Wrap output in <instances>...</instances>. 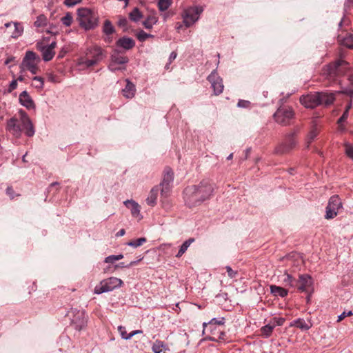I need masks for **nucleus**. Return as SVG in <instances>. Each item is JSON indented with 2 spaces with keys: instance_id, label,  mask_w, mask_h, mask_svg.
Wrapping results in <instances>:
<instances>
[{
  "instance_id": "nucleus-12",
  "label": "nucleus",
  "mask_w": 353,
  "mask_h": 353,
  "mask_svg": "<svg viewBox=\"0 0 353 353\" xmlns=\"http://www.w3.org/2000/svg\"><path fill=\"white\" fill-rule=\"evenodd\" d=\"M74 316L72 319V324L75 330H81L87 325V319L83 311H72Z\"/></svg>"
},
{
  "instance_id": "nucleus-62",
  "label": "nucleus",
  "mask_w": 353,
  "mask_h": 353,
  "mask_svg": "<svg viewBox=\"0 0 353 353\" xmlns=\"http://www.w3.org/2000/svg\"><path fill=\"white\" fill-rule=\"evenodd\" d=\"M142 332H143V331H142V330H134V331L131 332L129 334L128 337H131V338H132V336H134V335L138 334H141Z\"/></svg>"
},
{
  "instance_id": "nucleus-23",
  "label": "nucleus",
  "mask_w": 353,
  "mask_h": 353,
  "mask_svg": "<svg viewBox=\"0 0 353 353\" xmlns=\"http://www.w3.org/2000/svg\"><path fill=\"white\" fill-rule=\"evenodd\" d=\"M127 57L121 56L117 50H114L111 54V63L115 64H125L128 62Z\"/></svg>"
},
{
  "instance_id": "nucleus-59",
  "label": "nucleus",
  "mask_w": 353,
  "mask_h": 353,
  "mask_svg": "<svg viewBox=\"0 0 353 353\" xmlns=\"http://www.w3.org/2000/svg\"><path fill=\"white\" fill-rule=\"evenodd\" d=\"M108 68L112 71V72H115L117 70H121V68L119 67H117V64L115 63H110V64L108 66Z\"/></svg>"
},
{
  "instance_id": "nucleus-51",
  "label": "nucleus",
  "mask_w": 353,
  "mask_h": 353,
  "mask_svg": "<svg viewBox=\"0 0 353 353\" xmlns=\"http://www.w3.org/2000/svg\"><path fill=\"white\" fill-rule=\"evenodd\" d=\"M82 0H65L64 4L68 7L74 6L81 2Z\"/></svg>"
},
{
  "instance_id": "nucleus-37",
  "label": "nucleus",
  "mask_w": 353,
  "mask_h": 353,
  "mask_svg": "<svg viewBox=\"0 0 353 353\" xmlns=\"http://www.w3.org/2000/svg\"><path fill=\"white\" fill-rule=\"evenodd\" d=\"M147 241L146 238L141 237L135 240L130 241L127 243V245L132 248H137L143 245Z\"/></svg>"
},
{
  "instance_id": "nucleus-16",
  "label": "nucleus",
  "mask_w": 353,
  "mask_h": 353,
  "mask_svg": "<svg viewBox=\"0 0 353 353\" xmlns=\"http://www.w3.org/2000/svg\"><path fill=\"white\" fill-rule=\"evenodd\" d=\"M345 76L347 77L349 84L343 89L341 92L350 97H353V68L350 66Z\"/></svg>"
},
{
  "instance_id": "nucleus-6",
  "label": "nucleus",
  "mask_w": 353,
  "mask_h": 353,
  "mask_svg": "<svg viewBox=\"0 0 353 353\" xmlns=\"http://www.w3.org/2000/svg\"><path fill=\"white\" fill-rule=\"evenodd\" d=\"M123 284L121 279L117 277H110L103 279L95 286L94 289V294H101L102 293L108 292L114 290L116 288H120Z\"/></svg>"
},
{
  "instance_id": "nucleus-32",
  "label": "nucleus",
  "mask_w": 353,
  "mask_h": 353,
  "mask_svg": "<svg viewBox=\"0 0 353 353\" xmlns=\"http://www.w3.org/2000/svg\"><path fill=\"white\" fill-rule=\"evenodd\" d=\"M274 325H272L271 323L270 322L268 324L263 326L260 331L262 336H263L265 338L269 337L274 330Z\"/></svg>"
},
{
  "instance_id": "nucleus-29",
  "label": "nucleus",
  "mask_w": 353,
  "mask_h": 353,
  "mask_svg": "<svg viewBox=\"0 0 353 353\" xmlns=\"http://www.w3.org/2000/svg\"><path fill=\"white\" fill-rule=\"evenodd\" d=\"M270 292L274 296H279L282 298L288 295V290L276 285H270Z\"/></svg>"
},
{
  "instance_id": "nucleus-18",
  "label": "nucleus",
  "mask_w": 353,
  "mask_h": 353,
  "mask_svg": "<svg viewBox=\"0 0 353 353\" xmlns=\"http://www.w3.org/2000/svg\"><path fill=\"white\" fill-rule=\"evenodd\" d=\"M37 49L42 52L43 59L45 61H49L52 59L55 54L54 50H51L46 46H43L41 43H38L37 44Z\"/></svg>"
},
{
  "instance_id": "nucleus-56",
  "label": "nucleus",
  "mask_w": 353,
  "mask_h": 353,
  "mask_svg": "<svg viewBox=\"0 0 353 353\" xmlns=\"http://www.w3.org/2000/svg\"><path fill=\"white\" fill-rule=\"evenodd\" d=\"M116 261H117V259H116L115 255H110V256H107L105 259L104 262L107 263H113Z\"/></svg>"
},
{
  "instance_id": "nucleus-61",
  "label": "nucleus",
  "mask_w": 353,
  "mask_h": 353,
  "mask_svg": "<svg viewBox=\"0 0 353 353\" xmlns=\"http://www.w3.org/2000/svg\"><path fill=\"white\" fill-rule=\"evenodd\" d=\"M351 99H350V101H348L347 104L346 105V107H345V111H347V112H349V110L352 108V97H350Z\"/></svg>"
},
{
  "instance_id": "nucleus-42",
  "label": "nucleus",
  "mask_w": 353,
  "mask_h": 353,
  "mask_svg": "<svg viewBox=\"0 0 353 353\" xmlns=\"http://www.w3.org/2000/svg\"><path fill=\"white\" fill-rule=\"evenodd\" d=\"M61 21L65 26H70L72 22V16L71 13L68 12L64 17L61 18Z\"/></svg>"
},
{
  "instance_id": "nucleus-53",
  "label": "nucleus",
  "mask_w": 353,
  "mask_h": 353,
  "mask_svg": "<svg viewBox=\"0 0 353 353\" xmlns=\"http://www.w3.org/2000/svg\"><path fill=\"white\" fill-rule=\"evenodd\" d=\"M250 105V102L249 101L242 99L239 100L237 103L238 107L244 108H248Z\"/></svg>"
},
{
  "instance_id": "nucleus-40",
  "label": "nucleus",
  "mask_w": 353,
  "mask_h": 353,
  "mask_svg": "<svg viewBox=\"0 0 353 353\" xmlns=\"http://www.w3.org/2000/svg\"><path fill=\"white\" fill-rule=\"evenodd\" d=\"M171 0H159L158 1V7L160 11H165L168 10V8L171 5Z\"/></svg>"
},
{
  "instance_id": "nucleus-11",
  "label": "nucleus",
  "mask_w": 353,
  "mask_h": 353,
  "mask_svg": "<svg viewBox=\"0 0 353 353\" xmlns=\"http://www.w3.org/2000/svg\"><path fill=\"white\" fill-rule=\"evenodd\" d=\"M208 80L210 82L215 95H219L223 90V84L222 79L218 75L216 70H213L208 77Z\"/></svg>"
},
{
  "instance_id": "nucleus-2",
  "label": "nucleus",
  "mask_w": 353,
  "mask_h": 353,
  "mask_svg": "<svg viewBox=\"0 0 353 353\" xmlns=\"http://www.w3.org/2000/svg\"><path fill=\"white\" fill-rule=\"evenodd\" d=\"M349 67L348 62L338 59L324 65L321 70V75L331 83H339L340 77L345 76Z\"/></svg>"
},
{
  "instance_id": "nucleus-60",
  "label": "nucleus",
  "mask_w": 353,
  "mask_h": 353,
  "mask_svg": "<svg viewBox=\"0 0 353 353\" xmlns=\"http://www.w3.org/2000/svg\"><path fill=\"white\" fill-rule=\"evenodd\" d=\"M6 193L8 195H9L10 196L11 199L14 198V192L12 187H8L6 188Z\"/></svg>"
},
{
  "instance_id": "nucleus-44",
  "label": "nucleus",
  "mask_w": 353,
  "mask_h": 353,
  "mask_svg": "<svg viewBox=\"0 0 353 353\" xmlns=\"http://www.w3.org/2000/svg\"><path fill=\"white\" fill-rule=\"evenodd\" d=\"M270 322L272 325H274V327H275L276 326L282 325L285 322V319L281 317H274Z\"/></svg>"
},
{
  "instance_id": "nucleus-30",
  "label": "nucleus",
  "mask_w": 353,
  "mask_h": 353,
  "mask_svg": "<svg viewBox=\"0 0 353 353\" xmlns=\"http://www.w3.org/2000/svg\"><path fill=\"white\" fill-rule=\"evenodd\" d=\"M292 325H294V326H295L301 330H307L312 326V325L310 323H307L303 319H298L296 320H294L293 321Z\"/></svg>"
},
{
  "instance_id": "nucleus-1",
  "label": "nucleus",
  "mask_w": 353,
  "mask_h": 353,
  "mask_svg": "<svg viewBox=\"0 0 353 353\" xmlns=\"http://www.w3.org/2000/svg\"><path fill=\"white\" fill-rule=\"evenodd\" d=\"M214 191L212 184L203 181L198 185L187 187L184 191V200L189 208L201 205L203 201L209 199Z\"/></svg>"
},
{
  "instance_id": "nucleus-9",
  "label": "nucleus",
  "mask_w": 353,
  "mask_h": 353,
  "mask_svg": "<svg viewBox=\"0 0 353 353\" xmlns=\"http://www.w3.org/2000/svg\"><path fill=\"white\" fill-rule=\"evenodd\" d=\"M203 11L201 6L190 7L184 10L182 15L183 23L186 27L194 24L199 18L200 14Z\"/></svg>"
},
{
  "instance_id": "nucleus-55",
  "label": "nucleus",
  "mask_w": 353,
  "mask_h": 353,
  "mask_svg": "<svg viewBox=\"0 0 353 353\" xmlns=\"http://www.w3.org/2000/svg\"><path fill=\"white\" fill-rule=\"evenodd\" d=\"M225 269L227 270L228 274L230 278H234L237 274L236 271H234L230 266H226Z\"/></svg>"
},
{
  "instance_id": "nucleus-63",
  "label": "nucleus",
  "mask_w": 353,
  "mask_h": 353,
  "mask_svg": "<svg viewBox=\"0 0 353 353\" xmlns=\"http://www.w3.org/2000/svg\"><path fill=\"white\" fill-rule=\"evenodd\" d=\"M176 56H177L176 52H171L170 57H169L170 63L176 58Z\"/></svg>"
},
{
  "instance_id": "nucleus-26",
  "label": "nucleus",
  "mask_w": 353,
  "mask_h": 353,
  "mask_svg": "<svg viewBox=\"0 0 353 353\" xmlns=\"http://www.w3.org/2000/svg\"><path fill=\"white\" fill-rule=\"evenodd\" d=\"M124 205L130 210L134 216H137L140 213V206L133 200H127L124 201Z\"/></svg>"
},
{
  "instance_id": "nucleus-45",
  "label": "nucleus",
  "mask_w": 353,
  "mask_h": 353,
  "mask_svg": "<svg viewBox=\"0 0 353 353\" xmlns=\"http://www.w3.org/2000/svg\"><path fill=\"white\" fill-rule=\"evenodd\" d=\"M337 213H338V212H336L334 210L331 209L330 208L327 206L326 207V214H325V217L327 219H333L334 217H335L337 215Z\"/></svg>"
},
{
  "instance_id": "nucleus-8",
  "label": "nucleus",
  "mask_w": 353,
  "mask_h": 353,
  "mask_svg": "<svg viewBox=\"0 0 353 353\" xmlns=\"http://www.w3.org/2000/svg\"><path fill=\"white\" fill-rule=\"evenodd\" d=\"M295 134V132L288 134L284 141L276 147L274 152L277 154H284L293 150L296 145Z\"/></svg>"
},
{
  "instance_id": "nucleus-64",
  "label": "nucleus",
  "mask_w": 353,
  "mask_h": 353,
  "mask_svg": "<svg viewBox=\"0 0 353 353\" xmlns=\"http://www.w3.org/2000/svg\"><path fill=\"white\" fill-rule=\"evenodd\" d=\"M125 234V231L124 229H121L120 230L117 234H116V236L119 237V236H123L124 234Z\"/></svg>"
},
{
  "instance_id": "nucleus-47",
  "label": "nucleus",
  "mask_w": 353,
  "mask_h": 353,
  "mask_svg": "<svg viewBox=\"0 0 353 353\" xmlns=\"http://www.w3.org/2000/svg\"><path fill=\"white\" fill-rule=\"evenodd\" d=\"M118 331H119V334H121V336L123 339L129 340L131 339V337H128L129 334H127L125 327H123L122 325H119L118 327Z\"/></svg>"
},
{
  "instance_id": "nucleus-43",
  "label": "nucleus",
  "mask_w": 353,
  "mask_h": 353,
  "mask_svg": "<svg viewBox=\"0 0 353 353\" xmlns=\"http://www.w3.org/2000/svg\"><path fill=\"white\" fill-rule=\"evenodd\" d=\"M319 130L316 126H314L307 136L308 143H310L318 135Z\"/></svg>"
},
{
  "instance_id": "nucleus-14",
  "label": "nucleus",
  "mask_w": 353,
  "mask_h": 353,
  "mask_svg": "<svg viewBox=\"0 0 353 353\" xmlns=\"http://www.w3.org/2000/svg\"><path fill=\"white\" fill-rule=\"evenodd\" d=\"M20 120L23 128L26 130L25 133L28 137H32L34 134L33 125L28 114L23 110L19 112Z\"/></svg>"
},
{
  "instance_id": "nucleus-36",
  "label": "nucleus",
  "mask_w": 353,
  "mask_h": 353,
  "mask_svg": "<svg viewBox=\"0 0 353 353\" xmlns=\"http://www.w3.org/2000/svg\"><path fill=\"white\" fill-rule=\"evenodd\" d=\"M154 36L153 34H148V33H146L145 32H144L143 30H140L139 31L137 34H136V37L137 38V39L141 41V42H143L145 41L146 39H148V38H153Z\"/></svg>"
},
{
  "instance_id": "nucleus-58",
  "label": "nucleus",
  "mask_w": 353,
  "mask_h": 353,
  "mask_svg": "<svg viewBox=\"0 0 353 353\" xmlns=\"http://www.w3.org/2000/svg\"><path fill=\"white\" fill-rule=\"evenodd\" d=\"M17 86V82L16 80H13L12 81H11V83H10V85H9V92H12V90L16 89Z\"/></svg>"
},
{
  "instance_id": "nucleus-27",
  "label": "nucleus",
  "mask_w": 353,
  "mask_h": 353,
  "mask_svg": "<svg viewBox=\"0 0 353 353\" xmlns=\"http://www.w3.org/2000/svg\"><path fill=\"white\" fill-rule=\"evenodd\" d=\"M339 41L341 43L348 48H353V34H346L345 37L339 36Z\"/></svg>"
},
{
  "instance_id": "nucleus-57",
  "label": "nucleus",
  "mask_w": 353,
  "mask_h": 353,
  "mask_svg": "<svg viewBox=\"0 0 353 353\" xmlns=\"http://www.w3.org/2000/svg\"><path fill=\"white\" fill-rule=\"evenodd\" d=\"M210 323L217 324V325H223V324H224V318H221V319H217L216 318H213L210 321Z\"/></svg>"
},
{
  "instance_id": "nucleus-38",
  "label": "nucleus",
  "mask_w": 353,
  "mask_h": 353,
  "mask_svg": "<svg viewBox=\"0 0 353 353\" xmlns=\"http://www.w3.org/2000/svg\"><path fill=\"white\" fill-rule=\"evenodd\" d=\"M32 85L37 88L41 90L43 88L44 80L41 77H34L32 79Z\"/></svg>"
},
{
  "instance_id": "nucleus-24",
  "label": "nucleus",
  "mask_w": 353,
  "mask_h": 353,
  "mask_svg": "<svg viewBox=\"0 0 353 353\" xmlns=\"http://www.w3.org/2000/svg\"><path fill=\"white\" fill-rule=\"evenodd\" d=\"M159 186H154L149 194V196L146 199V203L150 206H154L157 203V196L159 194Z\"/></svg>"
},
{
  "instance_id": "nucleus-22",
  "label": "nucleus",
  "mask_w": 353,
  "mask_h": 353,
  "mask_svg": "<svg viewBox=\"0 0 353 353\" xmlns=\"http://www.w3.org/2000/svg\"><path fill=\"white\" fill-rule=\"evenodd\" d=\"M126 85L125 88L122 90L123 95L127 99H132L134 97L136 88L135 85L130 82L128 79H126Z\"/></svg>"
},
{
  "instance_id": "nucleus-20",
  "label": "nucleus",
  "mask_w": 353,
  "mask_h": 353,
  "mask_svg": "<svg viewBox=\"0 0 353 353\" xmlns=\"http://www.w3.org/2000/svg\"><path fill=\"white\" fill-rule=\"evenodd\" d=\"M319 95V105H329L332 104L335 100L334 93H327L324 92H317Z\"/></svg>"
},
{
  "instance_id": "nucleus-28",
  "label": "nucleus",
  "mask_w": 353,
  "mask_h": 353,
  "mask_svg": "<svg viewBox=\"0 0 353 353\" xmlns=\"http://www.w3.org/2000/svg\"><path fill=\"white\" fill-rule=\"evenodd\" d=\"M13 31H8V33L10 34L12 38H18L23 32L22 25L17 22L13 23Z\"/></svg>"
},
{
  "instance_id": "nucleus-4",
  "label": "nucleus",
  "mask_w": 353,
  "mask_h": 353,
  "mask_svg": "<svg viewBox=\"0 0 353 353\" xmlns=\"http://www.w3.org/2000/svg\"><path fill=\"white\" fill-rule=\"evenodd\" d=\"M88 58L79 60V65H85L87 68L97 65L105 57V51L98 46H93L87 49Z\"/></svg>"
},
{
  "instance_id": "nucleus-17",
  "label": "nucleus",
  "mask_w": 353,
  "mask_h": 353,
  "mask_svg": "<svg viewBox=\"0 0 353 353\" xmlns=\"http://www.w3.org/2000/svg\"><path fill=\"white\" fill-rule=\"evenodd\" d=\"M7 129L16 137H19L21 135V128L18 122V120L15 118H11L10 120H8L7 123Z\"/></svg>"
},
{
  "instance_id": "nucleus-25",
  "label": "nucleus",
  "mask_w": 353,
  "mask_h": 353,
  "mask_svg": "<svg viewBox=\"0 0 353 353\" xmlns=\"http://www.w3.org/2000/svg\"><path fill=\"white\" fill-rule=\"evenodd\" d=\"M327 206L338 212L339 210L342 208L341 199L337 195L331 196Z\"/></svg>"
},
{
  "instance_id": "nucleus-10",
  "label": "nucleus",
  "mask_w": 353,
  "mask_h": 353,
  "mask_svg": "<svg viewBox=\"0 0 353 353\" xmlns=\"http://www.w3.org/2000/svg\"><path fill=\"white\" fill-rule=\"evenodd\" d=\"M37 59H39L35 52L32 51L26 52L22 61L23 67L30 71L32 74H36L37 72Z\"/></svg>"
},
{
  "instance_id": "nucleus-33",
  "label": "nucleus",
  "mask_w": 353,
  "mask_h": 353,
  "mask_svg": "<svg viewBox=\"0 0 353 353\" xmlns=\"http://www.w3.org/2000/svg\"><path fill=\"white\" fill-rule=\"evenodd\" d=\"M143 17V14L138 8H134L129 14V18L131 21L137 22Z\"/></svg>"
},
{
  "instance_id": "nucleus-49",
  "label": "nucleus",
  "mask_w": 353,
  "mask_h": 353,
  "mask_svg": "<svg viewBox=\"0 0 353 353\" xmlns=\"http://www.w3.org/2000/svg\"><path fill=\"white\" fill-rule=\"evenodd\" d=\"M345 153L351 159H353V146L350 144H345Z\"/></svg>"
},
{
  "instance_id": "nucleus-41",
  "label": "nucleus",
  "mask_w": 353,
  "mask_h": 353,
  "mask_svg": "<svg viewBox=\"0 0 353 353\" xmlns=\"http://www.w3.org/2000/svg\"><path fill=\"white\" fill-rule=\"evenodd\" d=\"M285 278L283 279V282L285 285H289L290 287H295L296 280L293 279V277L288 274H285Z\"/></svg>"
},
{
  "instance_id": "nucleus-35",
  "label": "nucleus",
  "mask_w": 353,
  "mask_h": 353,
  "mask_svg": "<svg viewBox=\"0 0 353 353\" xmlns=\"http://www.w3.org/2000/svg\"><path fill=\"white\" fill-rule=\"evenodd\" d=\"M157 22V19L154 16H149L148 18L143 22V25L146 29H151L153 25L156 24Z\"/></svg>"
},
{
  "instance_id": "nucleus-13",
  "label": "nucleus",
  "mask_w": 353,
  "mask_h": 353,
  "mask_svg": "<svg viewBox=\"0 0 353 353\" xmlns=\"http://www.w3.org/2000/svg\"><path fill=\"white\" fill-rule=\"evenodd\" d=\"M319 97L317 92L310 93L301 97L300 102L307 108H314L319 105Z\"/></svg>"
},
{
  "instance_id": "nucleus-48",
  "label": "nucleus",
  "mask_w": 353,
  "mask_h": 353,
  "mask_svg": "<svg viewBox=\"0 0 353 353\" xmlns=\"http://www.w3.org/2000/svg\"><path fill=\"white\" fill-rule=\"evenodd\" d=\"M162 347H163L162 342H161L159 341H157L152 345V349L154 353H161L162 351V348H161Z\"/></svg>"
},
{
  "instance_id": "nucleus-54",
  "label": "nucleus",
  "mask_w": 353,
  "mask_h": 353,
  "mask_svg": "<svg viewBox=\"0 0 353 353\" xmlns=\"http://www.w3.org/2000/svg\"><path fill=\"white\" fill-rule=\"evenodd\" d=\"M349 112L347 111H344L342 116L339 119L337 123L341 125L343 122H344L348 117Z\"/></svg>"
},
{
  "instance_id": "nucleus-34",
  "label": "nucleus",
  "mask_w": 353,
  "mask_h": 353,
  "mask_svg": "<svg viewBox=\"0 0 353 353\" xmlns=\"http://www.w3.org/2000/svg\"><path fill=\"white\" fill-rule=\"evenodd\" d=\"M114 28L109 20H105L103 27V32L107 36H110L114 32Z\"/></svg>"
},
{
  "instance_id": "nucleus-5",
  "label": "nucleus",
  "mask_w": 353,
  "mask_h": 353,
  "mask_svg": "<svg viewBox=\"0 0 353 353\" xmlns=\"http://www.w3.org/2000/svg\"><path fill=\"white\" fill-rule=\"evenodd\" d=\"M285 101L283 98L279 100L281 106L274 114V118L276 122L283 126L290 125L291 121L294 117V112L291 107L282 105Z\"/></svg>"
},
{
  "instance_id": "nucleus-21",
  "label": "nucleus",
  "mask_w": 353,
  "mask_h": 353,
  "mask_svg": "<svg viewBox=\"0 0 353 353\" xmlns=\"http://www.w3.org/2000/svg\"><path fill=\"white\" fill-rule=\"evenodd\" d=\"M19 101L21 104L28 109H32L34 108V103L33 100L31 99L27 91H23L19 94Z\"/></svg>"
},
{
  "instance_id": "nucleus-50",
  "label": "nucleus",
  "mask_w": 353,
  "mask_h": 353,
  "mask_svg": "<svg viewBox=\"0 0 353 353\" xmlns=\"http://www.w3.org/2000/svg\"><path fill=\"white\" fill-rule=\"evenodd\" d=\"M128 21L126 18L121 17L119 19L118 21V26L121 28H123L124 29H126L128 27Z\"/></svg>"
},
{
  "instance_id": "nucleus-46",
  "label": "nucleus",
  "mask_w": 353,
  "mask_h": 353,
  "mask_svg": "<svg viewBox=\"0 0 353 353\" xmlns=\"http://www.w3.org/2000/svg\"><path fill=\"white\" fill-rule=\"evenodd\" d=\"M142 260V258L139 259L138 261H131L130 263L125 265V263L123 262H121L120 263H119L118 265H116V268H129L133 265H135L138 263L139 261H141Z\"/></svg>"
},
{
  "instance_id": "nucleus-7",
  "label": "nucleus",
  "mask_w": 353,
  "mask_h": 353,
  "mask_svg": "<svg viewBox=\"0 0 353 353\" xmlns=\"http://www.w3.org/2000/svg\"><path fill=\"white\" fill-rule=\"evenodd\" d=\"M174 173L172 170L169 167H166L163 170V179L159 185L161 187V194L162 196H168L172 187Z\"/></svg>"
},
{
  "instance_id": "nucleus-52",
  "label": "nucleus",
  "mask_w": 353,
  "mask_h": 353,
  "mask_svg": "<svg viewBox=\"0 0 353 353\" xmlns=\"http://www.w3.org/2000/svg\"><path fill=\"white\" fill-rule=\"evenodd\" d=\"M352 314H353V313H352V311H348L347 312H343L342 314H341L340 315L338 316L337 321L340 322L342 320H343L345 317L350 316Z\"/></svg>"
},
{
  "instance_id": "nucleus-15",
  "label": "nucleus",
  "mask_w": 353,
  "mask_h": 353,
  "mask_svg": "<svg viewBox=\"0 0 353 353\" xmlns=\"http://www.w3.org/2000/svg\"><path fill=\"white\" fill-rule=\"evenodd\" d=\"M312 284V278L309 274H301L296 280L295 287L301 292H306Z\"/></svg>"
},
{
  "instance_id": "nucleus-39",
  "label": "nucleus",
  "mask_w": 353,
  "mask_h": 353,
  "mask_svg": "<svg viewBox=\"0 0 353 353\" xmlns=\"http://www.w3.org/2000/svg\"><path fill=\"white\" fill-rule=\"evenodd\" d=\"M47 18L45 15L41 14L37 17V20L34 21V26L37 28L43 27L47 24Z\"/></svg>"
},
{
  "instance_id": "nucleus-3",
  "label": "nucleus",
  "mask_w": 353,
  "mask_h": 353,
  "mask_svg": "<svg viewBox=\"0 0 353 353\" xmlns=\"http://www.w3.org/2000/svg\"><path fill=\"white\" fill-rule=\"evenodd\" d=\"M77 15L79 26L85 30L94 29L98 24V17L90 9L79 8Z\"/></svg>"
},
{
  "instance_id": "nucleus-31",
  "label": "nucleus",
  "mask_w": 353,
  "mask_h": 353,
  "mask_svg": "<svg viewBox=\"0 0 353 353\" xmlns=\"http://www.w3.org/2000/svg\"><path fill=\"white\" fill-rule=\"evenodd\" d=\"M194 241V238H190L183 243L181 245L178 253L176 254V257L180 258L188 250L192 243Z\"/></svg>"
},
{
  "instance_id": "nucleus-19",
  "label": "nucleus",
  "mask_w": 353,
  "mask_h": 353,
  "mask_svg": "<svg viewBox=\"0 0 353 353\" xmlns=\"http://www.w3.org/2000/svg\"><path fill=\"white\" fill-rule=\"evenodd\" d=\"M116 45L117 47L128 50L134 47L135 41L132 38L123 37L116 42Z\"/></svg>"
}]
</instances>
